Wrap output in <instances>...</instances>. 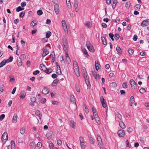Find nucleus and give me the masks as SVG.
Returning a JSON list of instances; mask_svg holds the SVG:
<instances>
[{"instance_id":"obj_17","label":"nucleus","mask_w":149,"mask_h":149,"mask_svg":"<svg viewBox=\"0 0 149 149\" xmlns=\"http://www.w3.org/2000/svg\"><path fill=\"white\" fill-rule=\"evenodd\" d=\"M92 72L93 73V75L95 79H100V77L99 75L98 74H97L96 72L93 71H92Z\"/></svg>"},{"instance_id":"obj_30","label":"nucleus","mask_w":149,"mask_h":149,"mask_svg":"<svg viewBox=\"0 0 149 149\" xmlns=\"http://www.w3.org/2000/svg\"><path fill=\"white\" fill-rule=\"evenodd\" d=\"M37 24H36V21L35 20H33L31 23L30 25L32 27H34Z\"/></svg>"},{"instance_id":"obj_54","label":"nucleus","mask_w":149,"mask_h":149,"mask_svg":"<svg viewBox=\"0 0 149 149\" xmlns=\"http://www.w3.org/2000/svg\"><path fill=\"white\" fill-rule=\"evenodd\" d=\"M46 136L47 139H49L50 138H51L52 136V134L50 133H48L46 134Z\"/></svg>"},{"instance_id":"obj_46","label":"nucleus","mask_w":149,"mask_h":149,"mask_svg":"<svg viewBox=\"0 0 149 149\" xmlns=\"http://www.w3.org/2000/svg\"><path fill=\"white\" fill-rule=\"evenodd\" d=\"M116 50L118 53L121 54V50L120 48L119 47H117L116 48Z\"/></svg>"},{"instance_id":"obj_9","label":"nucleus","mask_w":149,"mask_h":149,"mask_svg":"<svg viewBox=\"0 0 149 149\" xmlns=\"http://www.w3.org/2000/svg\"><path fill=\"white\" fill-rule=\"evenodd\" d=\"M118 134L120 137H123L124 136L125 132L124 130H120L118 132Z\"/></svg>"},{"instance_id":"obj_16","label":"nucleus","mask_w":149,"mask_h":149,"mask_svg":"<svg viewBox=\"0 0 149 149\" xmlns=\"http://www.w3.org/2000/svg\"><path fill=\"white\" fill-rule=\"evenodd\" d=\"M35 113L36 115V116H38L39 118L40 119L41 118L42 116V115L40 113V112L38 110H36L35 111Z\"/></svg>"},{"instance_id":"obj_20","label":"nucleus","mask_w":149,"mask_h":149,"mask_svg":"<svg viewBox=\"0 0 149 149\" xmlns=\"http://www.w3.org/2000/svg\"><path fill=\"white\" fill-rule=\"evenodd\" d=\"M100 65L98 63V62L97 61H95V67L97 71L98 70L100 69Z\"/></svg>"},{"instance_id":"obj_2","label":"nucleus","mask_w":149,"mask_h":149,"mask_svg":"<svg viewBox=\"0 0 149 149\" xmlns=\"http://www.w3.org/2000/svg\"><path fill=\"white\" fill-rule=\"evenodd\" d=\"M73 65L74 72L76 75L79 77L80 76L79 67L77 62L75 61H73Z\"/></svg>"},{"instance_id":"obj_59","label":"nucleus","mask_w":149,"mask_h":149,"mask_svg":"<svg viewBox=\"0 0 149 149\" xmlns=\"http://www.w3.org/2000/svg\"><path fill=\"white\" fill-rule=\"evenodd\" d=\"M13 57L10 56L9 58L7 59V61L8 62H11L13 61Z\"/></svg>"},{"instance_id":"obj_53","label":"nucleus","mask_w":149,"mask_h":149,"mask_svg":"<svg viewBox=\"0 0 149 149\" xmlns=\"http://www.w3.org/2000/svg\"><path fill=\"white\" fill-rule=\"evenodd\" d=\"M37 14L39 15H42L43 13L42 12L41 10H39L37 11Z\"/></svg>"},{"instance_id":"obj_5","label":"nucleus","mask_w":149,"mask_h":149,"mask_svg":"<svg viewBox=\"0 0 149 149\" xmlns=\"http://www.w3.org/2000/svg\"><path fill=\"white\" fill-rule=\"evenodd\" d=\"M86 45L88 49L91 52H94V49L92 45L90 44L89 42H86Z\"/></svg>"},{"instance_id":"obj_11","label":"nucleus","mask_w":149,"mask_h":149,"mask_svg":"<svg viewBox=\"0 0 149 149\" xmlns=\"http://www.w3.org/2000/svg\"><path fill=\"white\" fill-rule=\"evenodd\" d=\"M65 59L66 62L68 64H69L70 63L71 61L70 57L68 56V55L67 52H66L65 53Z\"/></svg>"},{"instance_id":"obj_26","label":"nucleus","mask_w":149,"mask_h":149,"mask_svg":"<svg viewBox=\"0 0 149 149\" xmlns=\"http://www.w3.org/2000/svg\"><path fill=\"white\" fill-rule=\"evenodd\" d=\"M130 106L132 107L133 104L134 102V100L133 96H132L130 98Z\"/></svg>"},{"instance_id":"obj_19","label":"nucleus","mask_w":149,"mask_h":149,"mask_svg":"<svg viewBox=\"0 0 149 149\" xmlns=\"http://www.w3.org/2000/svg\"><path fill=\"white\" fill-rule=\"evenodd\" d=\"M119 124L120 126L122 129H124L126 127V126L124 123L123 121H120L119 122Z\"/></svg>"},{"instance_id":"obj_10","label":"nucleus","mask_w":149,"mask_h":149,"mask_svg":"<svg viewBox=\"0 0 149 149\" xmlns=\"http://www.w3.org/2000/svg\"><path fill=\"white\" fill-rule=\"evenodd\" d=\"M82 73L83 76L84 77L85 79L87 78H89L86 72V70L84 68V69H83Z\"/></svg>"},{"instance_id":"obj_6","label":"nucleus","mask_w":149,"mask_h":149,"mask_svg":"<svg viewBox=\"0 0 149 149\" xmlns=\"http://www.w3.org/2000/svg\"><path fill=\"white\" fill-rule=\"evenodd\" d=\"M130 83L133 89H136L137 85L133 79H130Z\"/></svg>"},{"instance_id":"obj_35","label":"nucleus","mask_w":149,"mask_h":149,"mask_svg":"<svg viewBox=\"0 0 149 149\" xmlns=\"http://www.w3.org/2000/svg\"><path fill=\"white\" fill-rule=\"evenodd\" d=\"M141 7V5L139 4L136 5L135 7L134 8L135 10H139Z\"/></svg>"},{"instance_id":"obj_38","label":"nucleus","mask_w":149,"mask_h":149,"mask_svg":"<svg viewBox=\"0 0 149 149\" xmlns=\"http://www.w3.org/2000/svg\"><path fill=\"white\" fill-rule=\"evenodd\" d=\"M51 34L52 33L50 31H47L46 33V37L47 38H49Z\"/></svg>"},{"instance_id":"obj_60","label":"nucleus","mask_w":149,"mask_h":149,"mask_svg":"<svg viewBox=\"0 0 149 149\" xmlns=\"http://www.w3.org/2000/svg\"><path fill=\"white\" fill-rule=\"evenodd\" d=\"M32 102H34L36 101V97H34L30 98Z\"/></svg>"},{"instance_id":"obj_48","label":"nucleus","mask_w":149,"mask_h":149,"mask_svg":"<svg viewBox=\"0 0 149 149\" xmlns=\"http://www.w3.org/2000/svg\"><path fill=\"white\" fill-rule=\"evenodd\" d=\"M30 145L31 146L33 147L34 148V149H35L36 144L35 142H32L30 143Z\"/></svg>"},{"instance_id":"obj_12","label":"nucleus","mask_w":149,"mask_h":149,"mask_svg":"<svg viewBox=\"0 0 149 149\" xmlns=\"http://www.w3.org/2000/svg\"><path fill=\"white\" fill-rule=\"evenodd\" d=\"M78 2L77 0H75L74 1V6L75 11L76 12H78Z\"/></svg>"},{"instance_id":"obj_55","label":"nucleus","mask_w":149,"mask_h":149,"mask_svg":"<svg viewBox=\"0 0 149 149\" xmlns=\"http://www.w3.org/2000/svg\"><path fill=\"white\" fill-rule=\"evenodd\" d=\"M95 119L96 123H97L98 124H100V118L99 117L97 118H96Z\"/></svg>"},{"instance_id":"obj_58","label":"nucleus","mask_w":149,"mask_h":149,"mask_svg":"<svg viewBox=\"0 0 149 149\" xmlns=\"http://www.w3.org/2000/svg\"><path fill=\"white\" fill-rule=\"evenodd\" d=\"M37 146L38 148H41L42 147V144L40 142H38L37 144Z\"/></svg>"},{"instance_id":"obj_18","label":"nucleus","mask_w":149,"mask_h":149,"mask_svg":"<svg viewBox=\"0 0 149 149\" xmlns=\"http://www.w3.org/2000/svg\"><path fill=\"white\" fill-rule=\"evenodd\" d=\"M40 70L42 71H45L46 70V68L45 66L42 64H41L40 65Z\"/></svg>"},{"instance_id":"obj_33","label":"nucleus","mask_w":149,"mask_h":149,"mask_svg":"<svg viewBox=\"0 0 149 149\" xmlns=\"http://www.w3.org/2000/svg\"><path fill=\"white\" fill-rule=\"evenodd\" d=\"M17 64L18 66H20L22 64V63L21 58L17 59Z\"/></svg>"},{"instance_id":"obj_21","label":"nucleus","mask_w":149,"mask_h":149,"mask_svg":"<svg viewBox=\"0 0 149 149\" xmlns=\"http://www.w3.org/2000/svg\"><path fill=\"white\" fill-rule=\"evenodd\" d=\"M26 95V93L24 91H21L19 95V97L22 99L24 98Z\"/></svg>"},{"instance_id":"obj_31","label":"nucleus","mask_w":149,"mask_h":149,"mask_svg":"<svg viewBox=\"0 0 149 149\" xmlns=\"http://www.w3.org/2000/svg\"><path fill=\"white\" fill-rule=\"evenodd\" d=\"M85 25L88 27H90L91 26V23L89 22H86L85 23Z\"/></svg>"},{"instance_id":"obj_34","label":"nucleus","mask_w":149,"mask_h":149,"mask_svg":"<svg viewBox=\"0 0 149 149\" xmlns=\"http://www.w3.org/2000/svg\"><path fill=\"white\" fill-rule=\"evenodd\" d=\"M59 82L58 79H55L53 81L52 84L53 86H55L57 85V84Z\"/></svg>"},{"instance_id":"obj_63","label":"nucleus","mask_w":149,"mask_h":149,"mask_svg":"<svg viewBox=\"0 0 149 149\" xmlns=\"http://www.w3.org/2000/svg\"><path fill=\"white\" fill-rule=\"evenodd\" d=\"M90 143L92 144H94L95 142L94 139L92 138L91 137L90 139Z\"/></svg>"},{"instance_id":"obj_13","label":"nucleus","mask_w":149,"mask_h":149,"mask_svg":"<svg viewBox=\"0 0 149 149\" xmlns=\"http://www.w3.org/2000/svg\"><path fill=\"white\" fill-rule=\"evenodd\" d=\"M97 139L98 145L100 147L102 143L101 138L100 136L97 135Z\"/></svg>"},{"instance_id":"obj_39","label":"nucleus","mask_w":149,"mask_h":149,"mask_svg":"<svg viewBox=\"0 0 149 149\" xmlns=\"http://www.w3.org/2000/svg\"><path fill=\"white\" fill-rule=\"evenodd\" d=\"M52 71V69L48 68L47 69H46V70L45 71V72L49 74L51 73Z\"/></svg>"},{"instance_id":"obj_51","label":"nucleus","mask_w":149,"mask_h":149,"mask_svg":"<svg viewBox=\"0 0 149 149\" xmlns=\"http://www.w3.org/2000/svg\"><path fill=\"white\" fill-rule=\"evenodd\" d=\"M80 145L82 149H84L85 148V142L80 143Z\"/></svg>"},{"instance_id":"obj_25","label":"nucleus","mask_w":149,"mask_h":149,"mask_svg":"<svg viewBox=\"0 0 149 149\" xmlns=\"http://www.w3.org/2000/svg\"><path fill=\"white\" fill-rule=\"evenodd\" d=\"M7 61L6 60H4L0 63V68L3 67L4 65L6 63H7Z\"/></svg>"},{"instance_id":"obj_28","label":"nucleus","mask_w":149,"mask_h":149,"mask_svg":"<svg viewBox=\"0 0 149 149\" xmlns=\"http://www.w3.org/2000/svg\"><path fill=\"white\" fill-rule=\"evenodd\" d=\"M75 123L73 120H71L70 121V126L73 129H75Z\"/></svg>"},{"instance_id":"obj_64","label":"nucleus","mask_w":149,"mask_h":149,"mask_svg":"<svg viewBox=\"0 0 149 149\" xmlns=\"http://www.w3.org/2000/svg\"><path fill=\"white\" fill-rule=\"evenodd\" d=\"M5 115L4 114L1 115L0 116V120L2 121L5 118Z\"/></svg>"},{"instance_id":"obj_4","label":"nucleus","mask_w":149,"mask_h":149,"mask_svg":"<svg viewBox=\"0 0 149 149\" xmlns=\"http://www.w3.org/2000/svg\"><path fill=\"white\" fill-rule=\"evenodd\" d=\"M8 134L6 132H4L1 137V141L3 143H5L8 139Z\"/></svg>"},{"instance_id":"obj_22","label":"nucleus","mask_w":149,"mask_h":149,"mask_svg":"<svg viewBox=\"0 0 149 149\" xmlns=\"http://www.w3.org/2000/svg\"><path fill=\"white\" fill-rule=\"evenodd\" d=\"M17 116L16 114H15L13 118V122L16 123L17 122Z\"/></svg>"},{"instance_id":"obj_61","label":"nucleus","mask_w":149,"mask_h":149,"mask_svg":"<svg viewBox=\"0 0 149 149\" xmlns=\"http://www.w3.org/2000/svg\"><path fill=\"white\" fill-rule=\"evenodd\" d=\"M100 100L101 103H102L103 102H106L104 98V97L103 96L100 97Z\"/></svg>"},{"instance_id":"obj_14","label":"nucleus","mask_w":149,"mask_h":149,"mask_svg":"<svg viewBox=\"0 0 149 149\" xmlns=\"http://www.w3.org/2000/svg\"><path fill=\"white\" fill-rule=\"evenodd\" d=\"M112 3L111 4L113 9H114L116 7V5L118 3L117 0H112Z\"/></svg>"},{"instance_id":"obj_41","label":"nucleus","mask_w":149,"mask_h":149,"mask_svg":"<svg viewBox=\"0 0 149 149\" xmlns=\"http://www.w3.org/2000/svg\"><path fill=\"white\" fill-rule=\"evenodd\" d=\"M68 1H67V0H66V3L68 7L69 8H71V3H70V0H68Z\"/></svg>"},{"instance_id":"obj_45","label":"nucleus","mask_w":149,"mask_h":149,"mask_svg":"<svg viewBox=\"0 0 149 149\" xmlns=\"http://www.w3.org/2000/svg\"><path fill=\"white\" fill-rule=\"evenodd\" d=\"M25 132V130L24 128H22L20 130V133L21 134H24Z\"/></svg>"},{"instance_id":"obj_23","label":"nucleus","mask_w":149,"mask_h":149,"mask_svg":"<svg viewBox=\"0 0 149 149\" xmlns=\"http://www.w3.org/2000/svg\"><path fill=\"white\" fill-rule=\"evenodd\" d=\"M42 92L43 94L46 95L49 93V91L47 88L44 87L42 90Z\"/></svg>"},{"instance_id":"obj_52","label":"nucleus","mask_w":149,"mask_h":149,"mask_svg":"<svg viewBox=\"0 0 149 149\" xmlns=\"http://www.w3.org/2000/svg\"><path fill=\"white\" fill-rule=\"evenodd\" d=\"M130 6V3L129 2H127L125 4V7L126 8H129Z\"/></svg>"},{"instance_id":"obj_1","label":"nucleus","mask_w":149,"mask_h":149,"mask_svg":"<svg viewBox=\"0 0 149 149\" xmlns=\"http://www.w3.org/2000/svg\"><path fill=\"white\" fill-rule=\"evenodd\" d=\"M52 2L54 6V10L56 14L59 13V7L58 2L57 0H52Z\"/></svg>"},{"instance_id":"obj_37","label":"nucleus","mask_w":149,"mask_h":149,"mask_svg":"<svg viewBox=\"0 0 149 149\" xmlns=\"http://www.w3.org/2000/svg\"><path fill=\"white\" fill-rule=\"evenodd\" d=\"M102 40L103 44L104 45H106L107 44V43L105 40V39L104 37H101Z\"/></svg>"},{"instance_id":"obj_40","label":"nucleus","mask_w":149,"mask_h":149,"mask_svg":"<svg viewBox=\"0 0 149 149\" xmlns=\"http://www.w3.org/2000/svg\"><path fill=\"white\" fill-rule=\"evenodd\" d=\"M146 91L145 89L143 88H141L139 90L140 92L142 94L146 92Z\"/></svg>"},{"instance_id":"obj_24","label":"nucleus","mask_w":149,"mask_h":149,"mask_svg":"<svg viewBox=\"0 0 149 149\" xmlns=\"http://www.w3.org/2000/svg\"><path fill=\"white\" fill-rule=\"evenodd\" d=\"M83 107L85 108L84 111L86 113H88L89 112V110L88 108L85 104H83Z\"/></svg>"},{"instance_id":"obj_15","label":"nucleus","mask_w":149,"mask_h":149,"mask_svg":"<svg viewBox=\"0 0 149 149\" xmlns=\"http://www.w3.org/2000/svg\"><path fill=\"white\" fill-rule=\"evenodd\" d=\"M70 98L71 101L73 102V103L76 105V107H77V106L75 102V99L74 98V96L73 95H71L70 96Z\"/></svg>"},{"instance_id":"obj_42","label":"nucleus","mask_w":149,"mask_h":149,"mask_svg":"<svg viewBox=\"0 0 149 149\" xmlns=\"http://www.w3.org/2000/svg\"><path fill=\"white\" fill-rule=\"evenodd\" d=\"M89 78H87L86 79H85V81L86 82V84H87V86H90V87L91 86V84L90 83L89 81L88 80Z\"/></svg>"},{"instance_id":"obj_29","label":"nucleus","mask_w":149,"mask_h":149,"mask_svg":"<svg viewBox=\"0 0 149 149\" xmlns=\"http://www.w3.org/2000/svg\"><path fill=\"white\" fill-rule=\"evenodd\" d=\"M82 49L84 54L86 55L85 56L87 57L88 55L86 49L85 48Z\"/></svg>"},{"instance_id":"obj_3","label":"nucleus","mask_w":149,"mask_h":149,"mask_svg":"<svg viewBox=\"0 0 149 149\" xmlns=\"http://www.w3.org/2000/svg\"><path fill=\"white\" fill-rule=\"evenodd\" d=\"M63 48L64 50L66 51L68 46V42L65 36H63Z\"/></svg>"},{"instance_id":"obj_27","label":"nucleus","mask_w":149,"mask_h":149,"mask_svg":"<svg viewBox=\"0 0 149 149\" xmlns=\"http://www.w3.org/2000/svg\"><path fill=\"white\" fill-rule=\"evenodd\" d=\"M147 23H147L146 20H145L142 22L141 25L143 26H145L148 25Z\"/></svg>"},{"instance_id":"obj_56","label":"nucleus","mask_w":149,"mask_h":149,"mask_svg":"<svg viewBox=\"0 0 149 149\" xmlns=\"http://www.w3.org/2000/svg\"><path fill=\"white\" fill-rule=\"evenodd\" d=\"M128 52L129 54H132L133 53L134 51L132 49H128Z\"/></svg>"},{"instance_id":"obj_50","label":"nucleus","mask_w":149,"mask_h":149,"mask_svg":"<svg viewBox=\"0 0 149 149\" xmlns=\"http://www.w3.org/2000/svg\"><path fill=\"white\" fill-rule=\"evenodd\" d=\"M122 86L124 88H127L128 86L126 82H124L122 84Z\"/></svg>"},{"instance_id":"obj_32","label":"nucleus","mask_w":149,"mask_h":149,"mask_svg":"<svg viewBox=\"0 0 149 149\" xmlns=\"http://www.w3.org/2000/svg\"><path fill=\"white\" fill-rule=\"evenodd\" d=\"M117 86V84L115 82H112L110 84V86L112 88L116 87Z\"/></svg>"},{"instance_id":"obj_49","label":"nucleus","mask_w":149,"mask_h":149,"mask_svg":"<svg viewBox=\"0 0 149 149\" xmlns=\"http://www.w3.org/2000/svg\"><path fill=\"white\" fill-rule=\"evenodd\" d=\"M79 140L80 143L85 142L84 138L81 136L79 137Z\"/></svg>"},{"instance_id":"obj_7","label":"nucleus","mask_w":149,"mask_h":149,"mask_svg":"<svg viewBox=\"0 0 149 149\" xmlns=\"http://www.w3.org/2000/svg\"><path fill=\"white\" fill-rule=\"evenodd\" d=\"M42 50L43 53L42 54V56L43 57H44L48 54L49 53V51L47 49L46 47H45L43 48Z\"/></svg>"},{"instance_id":"obj_57","label":"nucleus","mask_w":149,"mask_h":149,"mask_svg":"<svg viewBox=\"0 0 149 149\" xmlns=\"http://www.w3.org/2000/svg\"><path fill=\"white\" fill-rule=\"evenodd\" d=\"M120 37L119 35L118 34H116L114 36L115 39L117 40L119 39Z\"/></svg>"},{"instance_id":"obj_62","label":"nucleus","mask_w":149,"mask_h":149,"mask_svg":"<svg viewBox=\"0 0 149 149\" xmlns=\"http://www.w3.org/2000/svg\"><path fill=\"white\" fill-rule=\"evenodd\" d=\"M109 36L110 37V38H111V39L113 41L114 40V39L113 38V37L114 36L112 34V33H110L109 34Z\"/></svg>"},{"instance_id":"obj_36","label":"nucleus","mask_w":149,"mask_h":149,"mask_svg":"<svg viewBox=\"0 0 149 149\" xmlns=\"http://www.w3.org/2000/svg\"><path fill=\"white\" fill-rule=\"evenodd\" d=\"M116 116L119 119L121 120L122 119V115L118 113L116 114Z\"/></svg>"},{"instance_id":"obj_44","label":"nucleus","mask_w":149,"mask_h":149,"mask_svg":"<svg viewBox=\"0 0 149 149\" xmlns=\"http://www.w3.org/2000/svg\"><path fill=\"white\" fill-rule=\"evenodd\" d=\"M75 88L76 91L79 93L80 92V88L79 85L77 84H76L75 85Z\"/></svg>"},{"instance_id":"obj_43","label":"nucleus","mask_w":149,"mask_h":149,"mask_svg":"<svg viewBox=\"0 0 149 149\" xmlns=\"http://www.w3.org/2000/svg\"><path fill=\"white\" fill-rule=\"evenodd\" d=\"M24 9V8H22L21 7L19 6L17 8L16 10L17 12H18Z\"/></svg>"},{"instance_id":"obj_8","label":"nucleus","mask_w":149,"mask_h":149,"mask_svg":"<svg viewBox=\"0 0 149 149\" xmlns=\"http://www.w3.org/2000/svg\"><path fill=\"white\" fill-rule=\"evenodd\" d=\"M62 24L63 26V29L65 32H67L68 33V31L67 25L65 20H62Z\"/></svg>"},{"instance_id":"obj_47","label":"nucleus","mask_w":149,"mask_h":149,"mask_svg":"<svg viewBox=\"0 0 149 149\" xmlns=\"http://www.w3.org/2000/svg\"><path fill=\"white\" fill-rule=\"evenodd\" d=\"M49 148H52L54 146V144H53L52 143V142L51 141H49Z\"/></svg>"}]
</instances>
